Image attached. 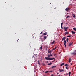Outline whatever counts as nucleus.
<instances>
[{
    "instance_id": "31",
    "label": "nucleus",
    "mask_w": 76,
    "mask_h": 76,
    "mask_svg": "<svg viewBox=\"0 0 76 76\" xmlns=\"http://www.w3.org/2000/svg\"><path fill=\"white\" fill-rule=\"evenodd\" d=\"M48 53H50V50H48Z\"/></svg>"
},
{
    "instance_id": "3",
    "label": "nucleus",
    "mask_w": 76,
    "mask_h": 76,
    "mask_svg": "<svg viewBox=\"0 0 76 76\" xmlns=\"http://www.w3.org/2000/svg\"><path fill=\"white\" fill-rule=\"evenodd\" d=\"M71 55H76V52H74L71 53Z\"/></svg>"
},
{
    "instance_id": "8",
    "label": "nucleus",
    "mask_w": 76,
    "mask_h": 76,
    "mask_svg": "<svg viewBox=\"0 0 76 76\" xmlns=\"http://www.w3.org/2000/svg\"><path fill=\"white\" fill-rule=\"evenodd\" d=\"M56 48H57V46H56L54 48H53L52 49V51H54V50H56Z\"/></svg>"
},
{
    "instance_id": "50",
    "label": "nucleus",
    "mask_w": 76,
    "mask_h": 76,
    "mask_svg": "<svg viewBox=\"0 0 76 76\" xmlns=\"http://www.w3.org/2000/svg\"><path fill=\"white\" fill-rule=\"evenodd\" d=\"M59 76H60V75H59Z\"/></svg>"
},
{
    "instance_id": "35",
    "label": "nucleus",
    "mask_w": 76,
    "mask_h": 76,
    "mask_svg": "<svg viewBox=\"0 0 76 76\" xmlns=\"http://www.w3.org/2000/svg\"><path fill=\"white\" fill-rule=\"evenodd\" d=\"M64 45H65V47H66V44H64Z\"/></svg>"
},
{
    "instance_id": "33",
    "label": "nucleus",
    "mask_w": 76,
    "mask_h": 76,
    "mask_svg": "<svg viewBox=\"0 0 76 76\" xmlns=\"http://www.w3.org/2000/svg\"><path fill=\"white\" fill-rule=\"evenodd\" d=\"M49 72H53V71H49Z\"/></svg>"
},
{
    "instance_id": "14",
    "label": "nucleus",
    "mask_w": 76,
    "mask_h": 76,
    "mask_svg": "<svg viewBox=\"0 0 76 76\" xmlns=\"http://www.w3.org/2000/svg\"><path fill=\"white\" fill-rule=\"evenodd\" d=\"M51 64H52V63H51L50 62V63H48L47 64L48 65H51Z\"/></svg>"
},
{
    "instance_id": "24",
    "label": "nucleus",
    "mask_w": 76,
    "mask_h": 76,
    "mask_svg": "<svg viewBox=\"0 0 76 76\" xmlns=\"http://www.w3.org/2000/svg\"><path fill=\"white\" fill-rule=\"evenodd\" d=\"M65 66H68V65L67 64H65L64 65Z\"/></svg>"
},
{
    "instance_id": "46",
    "label": "nucleus",
    "mask_w": 76,
    "mask_h": 76,
    "mask_svg": "<svg viewBox=\"0 0 76 76\" xmlns=\"http://www.w3.org/2000/svg\"><path fill=\"white\" fill-rule=\"evenodd\" d=\"M71 23H73V22H71Z\"/></svg>"
},
{
    "instance_id": "9",
    "label": "nucleus",
    "mask_w": 76,
    "mask_h": 76,
    "mask_svg": "<svg viewBox=\"0 0 76 76\" xmlns=\"http://www.w3.org/2000/svg\"><path fill=\"white\" fill-rule=\"evenodd\" d=\"M66 38V37H64L62 39V41H63V40H65V39Z\"/></svg>"
},
{
    "instance_id": "16",
    "label": "nucleus",
    "mask_w": 76,
    "mask_h": 76,
    "mask_svg": "<svg viewBox=\"0 0 76 76\" xmlns=\"http://www.w3.org/2000/svg\"><path fill=\"white\" fill-rule=\"evenodd\" d=\"M38 63L39 64V65H40V62H39V61H38Z\"/></svg>"
},
{
    "instance_id": "25",
    "label": "nucleus",
    "mask_w": 76,
    "mask_h": 76,
    "mask_svg": "<svg viewBox=\"0 0 76 76\" xmlns=\"http://www.w3.org/2000/svg\"><path fill=\"white\" fill-rule=\"evenodd\" d=\"M72 37V35H69V36H67V37Z\"/></svg>"
},
{
    "instance_id": "42",
    "label": "nucleus",
    "mask_w": 76,
    "mask_h": 76,
    "mask_svg": "<svg viewBox=\"0 0 76 76\" xmlns=\"http://www.w3.org/2000/svg\"><path fill=\"white\" fill-rule=\"evenodd\" d=\"M66 75H68V74H67V73H66Z\"/></svg>"
},
{
    "instance_id": "44",
    "label": "nucleus",
    "mask_w": 76,
    "mask_h": 76,
    "mask_svg": "<svg viewBox=\"0 0 76 76\" xmlns=\"http://www.w3.org/2000/svg\"><path fill=\"white\" fill-rule=\"evenodd\" d=\"M74 52H76V50L74 51Z\"/></svg>"
},
{
    "instance_id": "39",
    "label": "nucleus",
    "mask_w": 76,
    "mask_h": 76,
    "mask_svg": "<svg viewBox=\"0 0 76 76\" xmlns=\"http://www.w3.org/2000/svg\"><path fill=\"white\" fill-rule=\"evenodd\" d=\"M51 76H54L53 75V74H52L51 75Z\"/></svg>"
},
{
    "instance_id": "7",
    "label": "nucleus",
    "mask_w": 76,
    "mask_h": 76,
    "mask_svg": "<svg viewBox=\"0 0 76 76\" xmlns=\"http://www.w3.org/2000/svg\"><path fill=\"white\" fill-rule=\"evenodd\" d=\"M59 71L60 72H63L64 71V70L63 69H59Z\"/></svg>"
},
{
    "instance_id": "2",
    "label": "nucleus",
    "mask_w": 76,
    "mask_h": 76,
    "mask_svg": "<svg viewBox=\"0 0 76 76\" xmlns=\"http://www.w3.org/2000/svg\"><path fill=\"white\" fill-rule=\"evenodd\" d=\"M70 10V9L69 8H66L65 9V10L66 12H69V10Z\"/></svg>"
},
{
    "instance_id": "11",
    "label": "nucleus",
    "mask_w": 76,
    "mask_h": 76,
    "mask_svg": "<svg viewBox=\"0 0 76 76\" xmlns=\"http://www.w3.org/2000/svg\"><path fill=\"white\" fill-rule=\"evenodd\" d=\"M64 63H62L61 65H60V66H63V65H64Z\"/></svg>"
},
{
    "instance_id": "21",
    "label": "nucleus",
    "mask_w": 76,
    "mask_h": 76,
    "mask_svg": "<svg viewBox=\"0 0 76 76\" xmlns=\"http://www.w3.org/2000/svg\"><path fill=\"white\" fill-rule=\"evenodd\" d=\"M73 29H74V31H76V28H73Z\"/></svg>"
},
{
    "instance_id": "26",
    "label": "nucleus",
    "mask_w": 76,
    "mask_h": 76,
    "mask_svg": "<svg viewBox=\"0 0 76 76\" xmlns=\"http://www.w3.org/2000/svg\"><path fill=\"white\" fill-rule=\"evenodd\" d=\"M48 58H50V55H48Z\"/></svg>"
},
{
    "instance_id": "13",
    "label": "nucleus",
    "mask_w": 76,
    "mask_h": 76,
    "mask_svg": "<svg viewBox=\"0 0 76 76\" xmlns=\"http://www.w3.org/2000/svg\"><path fill=\"white\" fill-rule=\"evenodd\" d=\"M66 44V41L65 40L64 41V44Z\"/></svg>"
},
{
    "instance_id": "40",
    "label": "nucleus",
    "mask_w": 76,
    "mask_h": 76,
    "mask_svg": "<svg viewBox=\"0 0 76 76\" xmlns=\"http://www.w3.org/2000/svg\"><path fill=\"white\" fill-rule=\"evenodd\" d=\"M58 74H59V73H58L57 72V75H58Z\"/></svg>"
},
{
    "instance_id": "17",
    "label": "nucleus",
    "mask_w": 76,
    "mask_h": 76,
    "mask_svg": "<svg viewBox=\"0 0 76 76\" xmlns=\"http://www.w3.org/2000/svg\"><path fill=\"white\" fill-rule=\"evenodd\" d=\"M70 61H71V58H70L69 60V63H70Z\"/></svg>"
},
{
    "instance_id": "12",
    "label": "nucleus",
    "mask_w": 76,
    "mask_h": 76,
    "mask_svg": "<svg viewBox=\"0 0 76 76\" xmlns=\"http://www.w3.org/2000/svg\"><path fill=\"white\" fill-rule=\"evenodd\" d=\"M56 67V66H53L52 67V69H53V68H55V67Z\"/></svg>"
},
{
    "instance_id": "48",
    "label": "nucleus",
    "mask_w": 76,
    "mask_h": 76,
    "mask_svg": "<svg viewBox=\"0 0 76 76\" xmlns=\"http://www.w3.org/2000/svg\"><path fill=\"white\" fill-rule=\"evenodd\" d=\"M69 76H70V75H69Z\"/></svg>"
},
{
    "instance_id": "28",
    "label": "nucleus",
    "mask_w": 76,
    "mask_h": 76,
    "mask_svg": "<svg viewBox=\"0 0 76 76\" xmlns=\"http://www.w3.org/2000/svg\"><path fill=\"white\" fill-rule=\"evenodd\" d=\"M61 28H62V29H63V27H62V25H61Z\"/></svg>"
},
{
    "instance_id": "10",
    "label": "nucleus",
    "mask_w": 76,
    "mask_h": 76,
    "mask_svg": "<svg viewBox=\"0 0 76 76\" xmlns=\"http://www.w3.org/2000/svg\"><path fill=\"white\" fill-rule=\"evenodd\" d=\"M47 32H45L43 33V35H47Z\"/></svg>"
},
{
    "instance_id": "34",
    "label": "nucleus",
    "mask_w": 76,
    "mask_h": 76,
    "mask_svg": "<svg viewBox=\"0 0 76 76\" xmlns=\"http://www.w3.org/2000/svg\"><path fill=\"white\" fill-rule=\"evenodd\" d=\"M63 22H62L61 23V25H63Z\"/></svg>"
},
{
    "instance_id": "53",
    "label": "nucleus",
    "mask_w": 76,
    "mask_h": 76,
    "mask_svg": "<svg viewBox=\"0 0 76 76\" xmlns=\"http://www.w3.org/2000/svg\"><path fill=\"white\" fill-rule=\"evenodd\" d=\"M54 56H55V54H54Z\"/></svg>"
},
{
    "instance_id": "19",
    "label": "nucleus",
    "mask_w": 76,
    "mask_h": 76,
    "mask_svg": "<svg viewBox=\"0 0 76 76\" xmlns=\"http://www.w3.org/2000/svg\"><path fill=\"white\" fill-rule=\"evenodd\" d=\"M71 32L72 34H75V33L74 31H71Z\"/></svg>"
},
{
    "instance_id": "4",
    "label": "nucleus",
    "mask_w": 76,
    "mask_h": 76,
    "mask_svg": "<svg viewBox=\"0 0 76 76\" xmlns=\"http://www.w3.org/2000/svg\"><path fill=\"white\" fill-rule=\"evenodd\" d=\"M68 28V27H64V30H65V31H67V29Z\"/></svg>"
},
{
    "instance_id": "29",
    "label": "nucleus",
    "mask_w": 76,
    "mask_h": 76,
    "mask_svg": "<svg viewBox=\"0 0 76 76\" xmlns=\"http://www.w3.org/2000/svg\"><path fill=\"white\" fill-rule=\"evenodd\" d=\"M52 52V50H51L50 52V54H51V52Z\"/></svg>"
},
{
    "instance_id": "38",
    "label": "nucleus",
    "mask_w": 76,
    "mask_h": 76,
    "mask_svg": "<svg viewBox=\"0 0 76 76\" xmlns=\"http://www.w3.org/2000/svg\"><path fill=\"white\" fill-rule=\"evenodd\" d=\"M46 51H47V48H46Z\"/></svg>"
},
{
    "instance_id": "41",
    "label": "nucleus",
    "mask_w": 76,
    "mask_h": 76,
    "mask_svg": "<svg viewBox=\"0 0 76 76\" xmlns=\"http://www.w3.org/2000/svg\"><path fill=\"white\" fill-rule=\"evenodd\" d=\"M54 61H55V59H54V60L53 61H52V62H54Z\"/></svg>"
},
{
    "instance_id": "47",
    "label": "nucleus",
    "mask_w": 76,
    "mask_h": 76,
    "mask_svg": "<svg viewBox=\"0 0 76 76\" xmlns=\"http://www.w3.org/2000/svg\"><path fill=\"white\" fill-rule=\"evenodd\" d=\"M71 64L72 65V63H71Z\"/></svg>"
},
{
    "instance_id": "15",
    "label": "nucleus",
    "mask_w": 76,
    "mask_h": 76,
    "mask_svg": "<svg viewBox=\"0 0 76 76\" xmlns=\"http://www.w3.org/2000/svg\"><path fill=\"white\" fill-rule=\"evenodd\" d=\"M54 42H55V41L54 40L53 42H51V44L52 45L53 44H54Z\"/></svg>"
},
{
    "instance_id": "1",
    "label": "nucleus",
    "mask_w": 76,
    "mask_h": 76,
    "mask_svg": "<svg viewBox=\"0 0 76 76\" xmlns=\"http://www.w3.org/2000/svg\"><path fill=\"white\" fill-rule=\"evenodd\" d=\"M45 59H46L47 60H52L55 59V58H48V57H45Z\"/></svg>"
},
{
    "instance_id": "45",
    "label": "nucleus",
    "mask_w": 76,
    "mask_h": 76,
    "mask_svg": "<svg viewBox=\"0 0 76 76\" xmlns=\"http://www.w3.org/2000/svg\"><path fill=\"white\" fill-rule=\"evenodd\" d=\"M34 57V56H33L32 57Z\"/></svg>"
},
{
    "instance_id": "43",
    "label": "nucleus",
    "mask_w": 76,
    "mask_h": 76,
    "mask_svg": "<svg viewBox=\"0 0 76 76\" xmlns=\"http://www.w3.org/2000/svg\"><path fill=\"white\" fill-rule=\"evenodd\" d=\"M42 34V32H41L40 34Z\"/></svg>"
},
{
    "instance_id": "52",
    "label": "nucleus",
    "mask_w": 76,
    "mask_h": 76,
    "mask_svg": "<svg viewBox=\"0 0 76 76\" xmlns=\"http://www.w3.org/2000/svg\"><path fill=\"white\" fill-rule=\"evenodd\" d=\"M18 41V40H17V41Z\"/></svg>"
},
{
    "instance_id": "36",
    "label": "nucleus",
    "mask_w": 76,
    "mask_h": 76,
    "mask_svg": "<svg viewBox=\"0 0 76 76\" xmlns=\"http://www.w3.org/2000/svg\"><path fill=\"white\" fill-rule=\"evenodd\" d=\"M66 69H67H67H68V68H67V67H66Z\"/></svg>"
},
{
    "instance_id": "22",
    "label": "nucleus",
    "mask_w": 76,
    "mask_h": 76,
    "mask_svg": "<svg viewBox=\"0 0 76 76\" xmlns=\"http://www.w3.org/2000/svg\"><path fill=\"white\" fill-rule=\"evenodd\" d=\"M48 72H49V71H47L45 72V73H48Z\"/></svg>"
},
{
    "instance_id": "23",
    "label": "nucleus",
    "mask_w": 76,
    "mask_h": 76,
    "mask_svg": "<svg viewBox=\"0 0 76 76\" xmlns=\"http://www.w3.org/2000/svg\"><path fill=\"white\" fill-rule=\"evenodd\" d=\"M68 34V32H66L65 33V35H66V34Z\"/></svg>"
},
{
    "instance_id": "37",
    "label": "nucleus",
    "mask_w": 76,
    "mask_h": 76,
    "mask_svg": "<svg viewBox=\"0 0 76 76\" xmlns=\"http://www.w3.org/2000/svg\"><path fill=\"white\" fill-rule=\"evenodd\" d=\"M69 16H67L66 17V18H69Z\"/></svg>"
},
{
    "instance_id": "32",
    "label": "nucleus",
    "mask_w": 76,
    "mask_h": 76,
    "mask_svg": "<svg viewBox=\"0 0 76 76\" xmlns=\"http://www.w3.org/2000/svg\"><path fill=\"white\" fill-rule=\"evenodd\" d=\"M50 56H53V55H52L51 53H50Z\"/></svg>"
},
{
    "instance_id": "30",
    "label": "nucleus",
    "mask_w": 76,
    "mask_h": 76,
    "mask_svg": "<svg viewBox=\"0 0 76 76\" xmlns=\"http://www.w3.org/2000/svg\"><path fill=\"white\" fill-rule=\"evenodd\" d=\"M71 74V72H69V75H70Z\"/></svg>"
},
{
    "instance_id": "5",
    "label": "nucleus",
    "mask_w": 76,
    "mask_h": 76,
    "mask_svg": "<svg viewBox=\"0 0 76 76\" xmlns=\"http://www.w3.org/2000/svg\"><path fill=\"white\" fill-rule=\"evenodd\" d=\"M73 43V42H70L69 45V46H71Z\"/></svg>"
},
{
    "instance_id": "20",
    "label": "nucleus",
    "mask_w": 76,
    "mask_h": 76,
    "mask_svg": "<svg viewBox=\"0 0 76 76\" xmlns=\"http://www.w3.org/2000/svg\"><path fill=\"white\" fill-rule=\"evenodd\" d=\"M72 15H73V18H75V15H74V14H72Z\"/></svg>"
},
{
    "instance_id": "18",
    "label": "nucleus",
    "mask_w": 76,
    "mask_h": 76,
    "mask_svg": "<svg viewBox=\"0 0 76 76\" xmlns=\"http://www.w3.org/2000/svg\"><path fill=\"white\" fill-rule=\"evenodd\" d=\"M66 41L67 42H68V41H69V39L68 38L66 39Z\"/></svg>"
},
{
    "instance_id": "51",
    "label": "nucleus",
    "mask_w": 76,
    "mask_h": 76,
    "mask_svg": "<svg viewBox=\"0 0 76 76\" xmlns=\"http://www.w3.org/2000/svg\"><path fill=\"white\" fill-rule=\"evenodd\" d=\"M49 50H50V49H49Z\"/></svg>"
},
{
    "instance_id": "27",
    "label": "nucleus",
    "mask_w": 76,
    "mask_h": 76,
    "mask_svg": "<svg viewBox=\"0 0 76 76\" xmlns=\"http://www.w3.org/2000/svg\"><path fill=\"white\" fill-rule=\"evenodd\" d=\"M42 46H41L40 47V50H42Z\"/></svg>"
},
{
    "instance_id": "6",
    "label": "nucleus",
    "mask_w": 76,
    "mask_h": 76,
    "mask_svg": "<svg viewBox=\"0 0 76 76\" xmlns=\"http://www.w3.org/2000/svg\"><path fill=\"white\" fill-rule=\"evenodd\" d=\"M43 38L44 40H45V39L47 38V36H44L43 37Z\"/></svg>"
},
{
    "instance_id": "49",
    "label": "nucleus",
    "mask_w": 76,
    "mask_h": 76,
    "mask_svg": "<svg viewBox=\"0 0 76 76\" xmlns=\"http://www.w3.org/2000/svg\"><path fill=\"white\" fill-rule=\"evenodd\" d=\"M47 63H48V62H47Z\"/></svg>"
}]
</instances>
